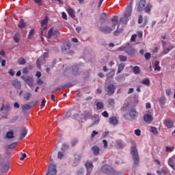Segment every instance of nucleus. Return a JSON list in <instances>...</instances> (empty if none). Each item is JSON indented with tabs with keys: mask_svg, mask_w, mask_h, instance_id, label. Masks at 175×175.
Listing matches in <instances>:
<instances>
[{
	"mask_svg": "<svg viewBox=\"0 0 175 175\" xmlns=\"http://www.w3.org/2000/svg\"><path fill=\"white\" fill-rule=\"evenodd\" d=\"M132 146L131 147V154L133 157L134 165L139 166V162H140V159L139 157V152H137V148H136V143L135 142H131Z\"/></svg>",
	"mask_w": 175,
	"mask_h": 175,
	"instance_id": "nucleus-1",
	"label": "nucleus"
},
{
	"mask_svg": "<svg viewBox=\"0 0 175 175\" xmlns=\"http://www.w3.org/2000/svg\"><path fill=\"white\" fill-rule=\"evenodd\" d=\"M131 14H132V5H128L126 11L124 12V18H120L121 23H123V24H126L129 21V17H131Z\"/></svg>",
	"mask_w": 175,
	"mask_h": 175,
	"instance_id": "nucleus-2",
	"label": "nucleus"
},
{
	"mask_svg": "<svg viewBox=\"0 0 175 175\" xmlns=\"http://www.w3.org/2000/svg\"><path fill=\"white\" fill-rule=\"evenodd\" d=\"M21 79L23 80L29 87H33V78L30 76L27 75H22L21 77Z\"/></svg>",
	"mask_w": 175,
	"mask_h": 175,
	"instance_id": "nucleus-3",
	"label": "nucleus"
},
{
	"mask_svg": "<svg viewBox=\"0 0 175 175\" xmlns=\"http://www.w3.org/2000/svg\"><path fill=\"white\" fill-rule=\"evenodd\" d=\"M1 111H5V112H3V114H5L3 117L4 118H8V116L9 115V111H10V105L9 104H3L1 108Z\"/></svg>",
	"mask_w": 175,
	"mask_h": 175,
	"instance_id": "nucleus-4",
	"label": "nucleus"
},
{
	"mask_svg": "<svg viewBox=\"0 0 175 175\" xmlns=\"http://www.w3.org/2000/svg\"><path fill=\"white\" fill-rule=\"evenodd\" d=\"M147 113H148L144 115V121L147 124H150L154 119L152 117V111L148 110Z\"/></svg>",
	"mask_w": 175,
	"mask_h": 175,
	"instance_id": "nucleus-5",
	"label": "nucleus"
},
{
	"mask_svg": "<svg viewBox=\"0 0 175 175\" xmlns=\"http://www.w3.org/2000/svg\"><path fill=\"white\" fill-rule=\"evenodd\" d=\"M59 31L58 30H55L54 29H53V27H51L49 31H48V36L47 38L48 39H51V38H57V36H59Z\"/></svg>",
	"mask_w": 175,
	"mask_h": 175,
	"instance_id": "nucleus-6",
	"label": "nucleus"
},
{
	"mask_svg": "<svg viewBox=\"0 0 175 175\" xmlns=\"http://www.w3.org/2000/svg\"><path fill=\"white\" fill-rule=\"evenodd\" d=\"M46 175H57V167L54 164L49 165L48 172Z\"/></svg>",
	"mask_w": 175,
	"mask_h": 175,
	"instance_id": "nucleus-7",
	"label": "nucleus"
},
{
	"mask_svg": "<svg viewBox=\"0 0 175 175\" xmlns=\"http://www.w3.org/2000/svg\"><path fill=\"white\" fill-rule=\"evenodd\" d=\"M99 31L100 32H103L104 33H110L112 31H114V29L109 26H105L104 27H100Z\"/></svg>",
	"mask_w": 175,
	"mask_h": 175,
	"instance_id": "nucleus-8",
	"label": "nucleus"
},
{
	"mask_svg": "<svg viewBox=\"0 0 175 175\" xmlns=\"http://www.w3.org/2000/svg\"><path fill=\"white\" fill-rule=\"evenodd\" d=\"M114 92H116V87L113 84H109L107 86V94L108 95L111 96L114 94Z\"/></svg>",
	"mask_w": 175,
	"mask_h": 175,
	"instance_id": "nucleus-9",
	"label": "nucleus"
},
{
	"mask_svg": "<svg viewBox=\"0 0 175 175\" xmlns=\"http://www.w3.org/2000/svg\"><path fill=\"white\" fill-rule=\"evenodd\" d=\"M101 172H103V173H105L106 174H109V173L111 172V167L109 165H104L101 167Z\"/></svg>",
	"mask_w": 175,
	"mask_h": 175,
	"instance_id": "nucleus-10",
	"label": "nucleus"
},
{
	"mask_svg": "<svg viewBox=\"0 0 175 175\" xmlns=\"http://www.w3.org/2000/svg\"><path fill=\"white\" fill-rule=\"evenodd\" d=\"M125 53L126 54H128V55H135L136 50L132 46H126Z\"/></svg>",
	"mask_w": 175,
	"mask_h": 175,
	"instance_id": "nucleus-11",
	"label": "nucleus"
},
{
	"mask_svg": "<svg viewBox=\"0 0 175 175\" xmlns=\"http://www.w3.org/2000/svg\"><path fill=\"white\" fill-rule=\"evenodd\" d=\"M1 173H6V172L9 170V164L6 163H1Z\"/></svg>",
	"mask_w": 175,
	"mask_h": 175,
	"instance_id": "nucleus-12",
	"label": "nucleus"
},
{
	"mask_svg": "<svg viewBox=\"0 0 175 175\" xmlns=\"http://www.w3.org/2000/svg\"><path fill=\"white\" fill-rule=\"evenodd\" d=\"M49 23V18L46 16L42 21H41V27L44 29H47V23Z\"/></svg>",
	"mask_w": 175,
	"mask_h": 175,
	"instance_id": "nucleus-13",
	"label": "nucleus"
},
{
	"mask_svg": "<svg viewBox=\"0 0 175 175\" xmlns=\"http://www.w3.org/2000/svg\"><path fill=\"white\" fill-rule=\"evenodd\" d=\"M109 124H111V125H117V124H118V119H117L116 117L115 116H112L109 118Z\"/></svg>",
	"mask_w": 175,
	"mask_h": 175,
	"instance_id": "nucleus-14",
	"label": "nucleus"
},
{
	"mask_svg": "<svg viewBox=\"0 0 175 175\" xmlns=\"http://www.w3.org/2000/svg\"><path fill=\"white\" fill-rule=\"evenodd\" d=\"M129 116L131 117V120H136V117H137V111L135 109H131L129 112Z\"/></svg>",
	"mask_w": 175,
	"mask_h": 175,
	"instance_id": "nucleus-15",
	"label": "nucleus"
},
{
	"mask_svg": "<svg viewBox=\"0 0 175 175\" xmlns=\"http://www.w3.org/2000/svg\"><path fill=\"white\" fill-rule=\"evenodd\" d=\"M107 18H109L107 14L106 13H103L100 17V22L101 24H103V23H106V20H107Z\"/></svg>",
	"mask_w": 175,
	"mask_h": 175,
	"instance_id": "nucleus-16",
	"label": "nucleus"
},
{
	"mask_svg": "<svg viewBox=\"0 0 175 175\" xmlns=\"http://www.w3.org/2000/svg\"><path fill=\"white\" fill-rule=\"evenodd\" d=\"M85 166L88 171H92V169H94V165L92 164V162L91 161H86L85 163Z\"/></svg>",
	"mask_w": 175,
	"mask_h": 175,
	"instance_id": "nucleus-17",
	"label": "nucleus"
},
{
	"mask_svg": "<svg viewBox=\"0 0 175 175\" xmlns=\"http://www.w3.org/2000/svg\"><path fill=\"white\" fill-rule=\"evenodd\" d=\"M159 103L160 105V107H163V106H165V103H166V97H160V98L159 99Z\"/></svg>",
	"mask_w": 175,
	"mask_h": 175,
	"instance_id": "nucleus-18",
	"label": "nucleus"
},
{
	"mask_svg": "<svg viewBox=\"0 0 175 175\" xmlns=\"http://www.w3.org/2000/svg\"><path fill=\"white\" fill-rule=\"evenodd\" d=\"M111 23H112V28H113V29H116V25H117V24H118V18L117 16H113L111 19Z\"/></svg>",
	"mask_w": 175,
	"mask_h": 175,
	"instance_id": "nucleus-19",
	"label": "nucleus"
},
{
	"mask_svg": "<svg viewBox=\"0 0 175 175\" xmlns=\"http://www.w3.org/2000/svg\"><path fill=\"white\" fill-rule=\"evenodd\" d=\"M144 6H146L145 0H141L139 3V5H138L139 12H142V10H143V8H144Z\"/></svg>",
	"mask_w": 175,
	"mask_h": 175,
	"instance_id": "nucleus-20",
	"label": "nucleus"
},
{
	"mask_svg": "<svg viewBox=\"0 0 175 175\" xmlns=\"http://www.w3.org/2000/svg\"><path fill=\"white\" fill-rule=\"evenodd\" d=\"M92 150L93 151L94 155H99V152L100 151V149H99V147L98 146H94L92 147Z\"/></svg>",
	"mask_w": 175,
	"mask_h": 175,
	"instance_id": "nucleus-21",
	"label": "nucleus"
},
{
	"mask_svg": "<svg viewBox=\"0 0 175 175\" xmlns=\"http://www.w3.org/2000/svg\"><path fill=\"white\" fill-rule=\"evenodd\" d=\"M12 85L13 87H15V88L19 89L21 88V83H20L18 80L15 79L12 81Z\"/></svg>",
	"mask_w": 175,
	"mask_h": 175,
	"instance_id": "nucleus-22",
	"label": "nucleus"
},
{
	"mask_svg": "<svg viewBox=\"0 0 175 175\" xmlns=\"http://www.w3.org/2000/svg\"><path fill=\"white\" fill-rule=\"evenodd\" d=\"M119 27H120V25H118V28L116 31L113 32L114 36H118V35H121V33H122V31H124V29H122V28H119Z\"/></svg>",
	"mask_w": 175,
	"mask_h": 175,
	"instance_id": "nucleus-23",
	"label": "nucleus"
},
{
	"mask_svg": "<svg viewBox=\"0 0 175 175\" xmlns=\"http://www.w3.org/2000/svg\"><path fill=\"white\" fill-rule=\"evenodd\" d=\"M27 133H28V130H27V129H23L21 131L20 140H23V139H24V137H25V136H27Z\"/></svg>",
	"mask_w": 175,
	"mask_h": 175,
	"instance_id": "nucleus-24",
	"label": "nucleus"
},
{
	"mask_svg": "<svg viewBox=\"0 0 175 175\" xmlns=\"http://www.w3.org/2000/svg\"><path fill=\"white\" fill-rule=\"evenodd\" d=\"M124 68H125V64H124V63H120V64L118 66L117 75H118V73H121V72L124 70Z\"/></svg>",
	"mask_w": 175,
	"mask_h": 175,
	"instance_id": "nucleus-25",
	"label": "nucleus"
},
{
	"mask_svg": "<svg viewBox=\"0 0 175 175\" xmlns=\"http://www.w3.org/2000/svg\"><path fill=\"white\" fill-rule=\"evenodd\" d=\"M70 46L71 44L69 42L64 44L62 46V51H66V50H69V49H70Z\"/></svg>",
	"mask_w": 175,
	"mask_h": 175,
	"instance_id": "nucleus-26",
	"label": "nucleus"
},
{
	"mask_svg": "<svg viewBox=\"0 0 175 175\" xmlns=\"http://www.w3.org/2000/svg\"><path fill=\"white\" fill-rule=\"evenodd\" d=\"M173 49H174V46L171 45L170 46H168L167 48H165L163 49V55H166V54H167L169 53V51H172V50H173Z\"/></svg>",
	"mask_w": 175,
	"mask_h": 175,
	"instance_id": "nucleus-27",
	"label": "nucleus"
},
{
	"mask_svg": "<svg viewBox=\"0 0 175 175\" xmlns=\"http://www.w3.org/2000/svg\"><path fill=\"white\" fill-rule=\"evenodd\" d=\"M94 118H96V120L90 125L91 127L94 126V125H98L100 122V118H99L98 115H94Z\"/></svg>",
	"mask_w": 175,
	"mask_h": 175,
	"instance_id": "nucleus-28",
	"label": "nucleus"
},
{
	"mask_svg": "<svg viewBox=\"0 0 175 175\" xmlns=\"http://www.w3.org/2000/svg\"><path fill=\"white\" fill-rule=\"evenodd\" d=\"M5 137L7 139H14V133H13V131L10 130V131L7 132Z\"/></svg>",
	"mask_w": 175,
	"mask_h": 175,
	"instance_id": "nucleus-29",
	"label": "nucleus"
},
{
	"mask_svg": "<svg viewBox=\"0 0 175 175\" xmlns=\"http://www.w3.org/2000/svg\"><path fill=\"white\" fill-rule=\"evenodd\" d=\"M165 125L167 126V128L172 129L173 128V121L167 120L165 122Z\"/></svg>",
	"mask_w": 175,
	"mask_h": 175,
	"instance_id": "nucleus-30",
	"label": "nucleus"
},
{
	"mask_svg": "<svg viewBox=\"0 0 175 175\" xmlns=\"http://www.w3.org/2000/svg\"><path fill=\"white\" fill-rule=\"evenodd\" d=\"M32 96V94L29 92H27L24 94L23 96V99L24 100H25L26 102H28V100L29 99H31V97Z\"/></svg>",
	"mask_w": 175,
	"mask_h": 175,
	"instance_id": "nucleus-31",
	"label": "nucleus"
},
{
	"mask_svg": "<svg viewBox=\"0 0 175 175\" xmlns=\"http://www.w3.org/2000/svg\"><path fill=\"white\" fill-rule=\"evenodd\" d=\"M67 12L69 14L70 17H72V18H75V10L72 8L67 9Z\"/></svg>",
	"mask_w": 175,
	"mask_h": 175,
	"instance_id": "nucleus-32",
	"label": "nucleus"
},
{
	"mask_svg": "<svg viewBox=\"0 0 175 175\" xmlns=\"http://www.w3.org/2000/svg\"><path fill=\"white\" fill-rule=\"evenodd\" d=\"M168 165L174 170V161L173 160V157H171L168 159Z\"/></svg>",
	"mask_w": 175,
	"mask_h": 175,
	"instance_id": "nucleus-33",
	"label": "nucleus"
},
{
	"mask_svg": "<svg viewBox=\"0 0 175 175\" xmlns=\"http://www.w3.org/2000/svg\"><path fill=\"white\" fill-rule=\"evenodd\" d=\"M72 74L74 75V76H77V75H79V66H72Z\"/></svg>",
	"mask_w": 175,
	"mask_h": 175,
	"instance_id": "nucleus-34",
	"label": "nucleus"
},
{
	"mask_svg": "<svg viewBox=\"0 0 175 175\" xmlns=\"http://www.w3.org/2000/svg\"><path fill=\"white\" fill-rule=\"evenodd\" d=\"M43 60V57H39L36 62V65L38 69H40L42 65V61Z\"/></svg>",
	"mask_w": 175,
	"mask_h": 175,
	"instance_id": "nucleus-35",
	"label": "nucleus"
},
{
	"mask_svg": "<svg viewBox=\"0 0 175 175\" xmlns=\"http://www.w3.org/2000/svg\"><path fill=\"white\" fill-rule=\"evenodd\" d=\"M150 132L154 135V136H158V129L157 127L151 126Z\"/></svg>",
	"mask_w": 175,
	"mask_h": 175,
	"instance_id": "nucleus-36",
	"label": "nucleus"
},
{
	"mask_svg": "<svg viewBox=\"0 0 175 175\" xmlns=\"http://www.w3.org/2000/svg\"><path fill=\"white\" fill-rule=\"evenodd\" d=\"M13 39L15 43H18V42H20V33H16L13 37Z\"/></svg>",
	"mask_w": 175,
	"mask_h": 175,
	"instance_id": "nucleus-37",
	"label": "nucleus"
},
{
	"mask_svg": "<svg viewBox=\"0 0 175 175\" xmlns=\"http://www.w3.org/2000/svg\"><path fill=\"white\" fill-rule=\"evenodd\" d=\"M133 71L134 75H139L140 73V68L137 66L133 67Z\"/></svg>",
	"mask_w": 175,
	"mask_h": 175,
	"instance_id": "nucleus-38",
	"label": "nucleus"
},
{
	"mask_svg": "<svg viewBox=\"0 0 175 175\" xmlns=\"http://www.w3.org/2000/svg\"><path fill=\"white\" fill-rule=\"evenodd\" d=\"M31 109H32V107L29 104H25L22 106V110L23 111L31 110Z\"/></svg>",
	"mask_w": 175,
	"mask_h": 175,
	"instance_id": "nucleus-39",
	"label": "nucleus"
},
{
	"mask_svg": "<svg viewBox=\"0 0 175 175\" xmlns=\"http://www.w3.org/2000/svg\"><path fill=\"white\" fill-rule=\"evenodd\" d=\"M154 70H161V66H159V62L156 61L154 64Z\"/></svg>",
	"mask_w": 175,
	"mask_h": 175,
	"instance_id": "nucleus-40",
	"label": "nucleus"
},
{
	"mask_svg": "<svg viewBox=\"0 0 175 175\" xmlns=\"http://www.w3.org/2000/svg\"><path fill=\"white\" fill-rule=\"evenodd\" d=\"M26 61H25V59H24L23 57H20L18 59V64L19 65H25L26 64Z\"/></svg>",
	"mask_w": 175,
	"mask_h": 175,
	"instance_id": "nucleus-41",
	"label": "nucleus"
},
{
	"mask_svg": "<svg viewBox=\"0 0 175 175\" xmlns=\"http://www.w3.org/2000/svg\"><path fill=\"white\" fill-rule=\"evenodd\" d=\"M116 146V148H124V147H125V144H124V143L122 142H118Z\"/></svg>",
	"mask_w": 175,
	"mask_h": 175,
	"instance_id": "nucleus-42",
	"label": "nucleus"
},
{
	"mask_svg": "<svg viewBox=\"0 0 175 175\" xmlns=\"http://www.w3.org/2000/svg\"><path fill=\"white\" fill-rule=\"evenodd\" d=\"M96 107H97V110H102V109H103V107H104L103 103L98 102L96 103Z\"/></svg>",
	"mask_w": 175,
	"mask_h": 175,
	"instance_id": "nucleus-43",
	"label": "nucleus"
},
{
	"mask_svg": "<svg viewBox=\"0 0 175 175\" xmlns=\"http://www.w3.org/2000/svg\"><path fill=\"white\" fill-rule=\"evenodd\" d=\"M18 28H24V27H25V22H24V20L21 19L18 24Z\"/></svg>",
	"mask_w": 175,
	"mask_h": 175,
	"instance_id": "nucleus-44",
	"label": "nucleus"
},
{
	"mask_svg": "<svg viewBox=\"0 0 175 175\" xmlns=\"http://www.w3.org/2000/svg\"><path fill=\"white\" fill-rule=\"evenodd\" d=\"M141 84H144V85H147V86L150 85V79L147 78L144 79L141 81Z\"/></svg>",
	"mask_w": 175,
	"mask_h": 175,
	"instance_id": "nucleus-45",
	"label": "nucleus"
},
{
	"mask_svg": "<svg viewBox=\"0 0 175 175\" xmlns=\"http://www.w3.org/2000/svg\"><path fill=\"white\" fill-rule=\"evenodd\" d=\"M119 59H120V62H126V61H127L128 58L126 56L120 55H119Z\"/></svg>",
	"mask_w": 175,
	"mask_h": 175,
	"instance_id": "nucleus-46",
	"label": "nucleus"
},
{
	"mask_svg": "<svg viewBox=\"0 0 175 175\" xmlns=\"http://www.w3.org/2000/svg\"><path fill=\"white\" fill-rule=\"evenodd\" d=\"M18 143H17V142H14V143L10 144V145L8 146V148H10L11 150H13V149L16 148V147H17V145H18Z\"/></svg>",
	"mask_w": 175,
	"mask_h": 175,
	"instance_id": "nucleus-47",
	"label": "nucleus"
},
{
	"mask_svg": "<svg viewBox=\"0 0 175 175\" xmlns=\"http://www.w3.org/2000/svg\"><path fill=\"white\" fill-rule=\"evenodd\" d=\"M34 34H35V29H32L31 30H30L29 33V36H28L29 39H31V38H33Z\"/></svg>",
	"mask_w": 175,
	"mask_h": 175,
	"instance_id": "nucleus-48",
	"label": "nucleus"
},
{
	"mask_svg": "<svg viewBox=\"0 0 175 175\" xmlns=\"http://www.w3.org/2000/svg\"><path fill=\"white\" fill-rule=\"evenodd\" d=\"M61 150H62V151H65L66 150H69V145H68L66 144H64L62 145Z\"/></svg>",
	"mask_w": 175,
	"mask_h": 175,
	"instance_id": "nucleus-49",
	"label": "nucleus"
},
{
	"mask_svg": "<svg viewBox=\"0 0 175 175\" xmlns=\"http://www.w3.org/2000/svg\"><path fill=\"white\" fill-rule=\"evenodd\" d=\"M151 8H152V5H146V7L145 8L146 13H150V12H151Z\"/></svg>",
	"mask_w": 175,
	"mask_h": 175,
	"instance_id": "nucleus-50",
	"label": "nucleus"
},
{
	"mask_svg": "<svg viewBox=\"0 0 175 175\" xmlns=\"http://www.w3.org/2000/svg\"><path fill=\"white\" fill-rule=\"evenodd\" d=\"M108 103L111 106H114V104L116 103V101H114V98H109L108 99Z\"/></svg>",
	"mask_w": 175,
	"mask_h": 175,
	"instance_id": "nucleus-51",
	"label": "nucleus"
},
{
	"mask_svg": "<svg viewBox=\"0 0 175 175\" xmlns=\"http://www.w3.org/2000/svg\"><path fill=\"white\" fill-rule=\"evenodd\" d=\"M77 143H79V140L75 138V139H74L72 140V142H71V146H72V147H75V145L77 144Z\"/></svg>",
	"mask_w": 175,
	"mask_h": 175,
	"instance_id": "nucleus-52",
	"label": "nucleus"
},
{
	"mask_svg": "<svg viewBox=\"0 0 175 175\" xmlns=\"http://www.w3.org/2000/svg\"><path fill=\"white\" fill-rule=\"evenodd\" d=\"M128 109V104L124 103L123 104V106L121 108L122 111H126V109Z\"/></svg>",
	"mask_w": 175,
	"mask_h": 175,
	"instance_id": "nucleus-53",
	"label": "nucleus"
},
{
	"mask_svg": "<svg viewBox=\"0 0 175 175\" xmlns=\"http://www.w3.org/2000/svg\"><path fill=\"white\" fill-rule=\"evenodd\" d=\"M134 132H135V135L136 136H140V135H142V131H140V129H135V130L134 131Z\"/></svg>",
	"mask_w": 175,
	"mask_h": 175,
	"instance_id": "nucleus-54",
	"label": "nucleus"
},
{
	"mask_svg": "<svg viewBox=\"0 0 175 175\" xmlns=\"http://www.w3.org/2000/svg\"><path fill=\"white\" fill-rule=\"evenodd\" d=\"M144 57H145V59H146V61H148V59H150V58H151V53H146L144 55Z\"/></svg>",
	"mask_w": 175,
	"mask_h": 175,
	"instance_id": "nucleus-55",
	"label": "nucleus"
},
{
	"mask_svg": "<svg viewBox=\"0 0 175 175\" xmlns=\"http://www.w3.org/2000/svg\"><path fill=\"white\" fill-rule=\"evenodd\" d=\"M72 87H73V85H72V83H67V84H66V85H62V88H72Z\"/></svg>",
	"mask_w": 175,
	"mask_h": 175,
	"instance_id": "nucleus-56",
	"label": "nucleus"
},
{
	"mask_svg": "<svg viewBox=\"0 0 175 175\" xmlns=\"http://www.w3.org/2000/svg\"><path fill=\"white\" fill-rule=\"evenodd\" d=\"M173 150H174V148H170L169 146H166V148H165L166 152H172V151H173Z\"/></svg>",
	"mask_w": 175,
	"mask_h": 175,
	"instance_id": "nucleus-57",
	"label": "nucleus"
},
{
	"mask_svg": "<svg viewBox=\"0 0 175 175\" xmlns=\"http://www.w3.org/2000/svg\"><path fill=\"white\" fill-rule=\"evenodd\" d=\"M44 106H46V99H42V102H41V105H40V108L43 109V107H44Z\"/></svg>",
	"mask_w": 175,
	"mask_h": 175,
	"instance_id": "nucleus-58",
	"label": "nucleus"
},
{
	"mask_svg": "<svg viewBox=\"0 0 175 175\" xmlns=\"http://www.w3.org/2000/svg\"><path fill=\"white\" fill-rule=\"evenodd\" d=\"M136 38H137V35L133 34L131 38V42H136Z\"/></svg>",
	"mask_w": 175,
	"mask_h": 175,
	"instance_id": "nucleus-59",
	"label": "nucleus"
},
{
	"mask_svg": "<svg viewBox=\"0 0 175 175\" xmlns=\"http://www.w3.org/2000/svg\"><path fill=\"white\" fill-rule=\"evenodd\" d=\"M103 117H105V118H109V113H107V111H105L102 113Z\"/></svg>",
	"mask_w": 175,
	"mask_h": 175,
	"instance_id": "nucleus-60",
	"label": "nucleus"
},
{
	"mask_svg": "<svg viewBox=\"0 0 175 175\" xmlns=\"http://www.w3.org/2000/svg\"><path fill=\"white\" fill-rule=\"evenodd\" d=\"M23 73L24 75H28L29 73V71L28 70V68L25 67L23 69Z\"/></svg>",
	"mask_w": 175,
	"mask_h": 175,
	"instance_id": "nucleus-61",
	"label": "nucleus"
},
{
	"mask_svg": "<svg viewBox=\"0 0 175 175\" xmlns=\"http://www.w3.org/2000/svg\"><path fill=\"white\" fill-rule=\"evenodd\" d=\"M27 158V154L22 153V156L20 157V161H24Z\"/></svg>",
	"mask_w": 175,
	"mask_h": 175,
	"instance_id": "nucleus-62",
	"label": "nucleus"
},
{
	"mask_svg": "<svg viewBox=\"0 0 175 175\" xmlns=\"http://www.w3.org/2000/svg\"><path fill=\"white\" fill-rule=\"evenodd\" d=\"M142 23H143V16L139 15L138 16V24H142Z\"/></svg>",
	"mask_w": 175,
	"mask_h": 175,
	"instance_id": "nucleus-63",
	"label": "nucleus"
},
{
	"mask_svg": "<svg viewBox=\"0 0 175 175\" xmlns=\"http://www.w3.org/2000/svg\"><path fill=\"white\" fill-rule=\"evenodd\" d=\"M103 148H107V141L106 139H103Z\"/></svg>",
	"mask_w": 175,
	"mask_h": 175,
	"instance_id": "nucleus-64",
	"label": "nucleus"
}]
</instances>
